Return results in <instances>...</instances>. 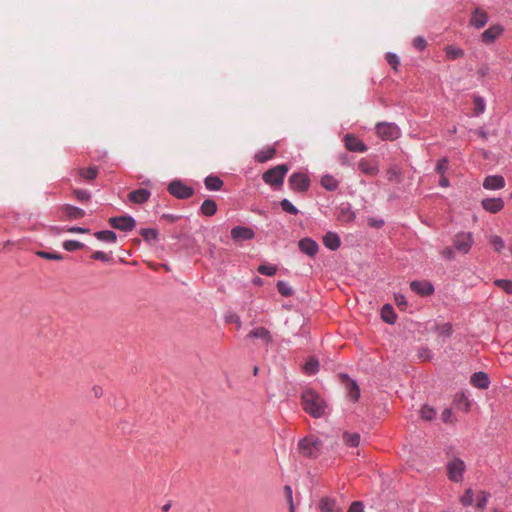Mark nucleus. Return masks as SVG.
Segmentation results:
<instances>
[{"instance_id":"14","label":"nucleus","mask_w":512,"mask_h":512,"mask_svg":"<svg viewBox=\"0 0 512 512\" xmlns=\"http://www.w3.org/2000/svg\"><path fill=\"white\" fill-rule=\"evenodd\" d=\"M298 248L303 254L311 258L315 257L319 251L318 243L310 237L300 239L298 241Z\"/></svg>"},{"instance_id":"19","label":"nucleus","mask_w":512,"mask_h":512,"mask_svg":"<svg viewBox=\"0 0 512 512\" xmlns=\"http://www.w3.org/2000/svg\"><path fill=\"white\" fill-rule=\"evenodd\" d=\"M150 196H151L150 190L145 189V188H139V189L131 191L127 195V198L130 202H132L134 204L141 205V204L146 203L149 200Z\"/></svg>"},{"instance_id":"55","label":"nucleus","mask_w":512,"mask_h":512,"mask_svg":"<svg viewBox=\"0 0 512 512\" xmlns=\"http://www.w3.org/2000/svg\"><path fill=\"white\" fill-rule=\"evenodd\" d=\"M418 357L423 361L430 360L433 357V353L428 347H421L418 350Z\"/></svg>"},{"instance_id":"29","label":"nucleus","mask_w":512,"mask_h":512,"mask_svg":"<svg viewBox=\"0 0 512 512\" xmlns=\"http://www.w3.org/2000/svg\"><path fill=\"white\" fill-rule=\"evenodd\" d=\"M338 218H339V220L344 221V222H352L355 220L356 214L351 209L350 204H348V203L341 204V206L339 207Z\"/></svg>"},{"instance_id":"46","label":"nucleus","mask_w":512,"mask_h":512,"mask_svg":"<svg viewBox=\"0 0 512 512\" xmlns=\"http://www.w3.org/2000/svg\"><path fill=\"white\" fill-rule=\"evenodd\" d=\"M494 284L501 288L507 294H512V280L509 279H497Z\"/></svg>"},{"instance_id":"24","label":"nucleus","mask_w":512,"mask_h":512,"mask_svg":"<svg viewBox=\"0 0 512 512\" xmlns=\"http://www.w3.org/2000/svg\"><path fill=\"white\" fill-rule=\"evenodd\" d=\"M247 337L261 339L267 345L270 344L273 340L270 331L265 327H257L252 329Z\"/></svg>"},{"instance_id":"64","label":"nucleus","mask_w":512,"mask_h":512,"mask_svg":"<svg viewBox=\"0 0 512 512\" xmlns=\"http://www.w3.org/2000/svg\"><path fill=\"white\" fill-rule=\"evenodd\" d=\"M452 332H453L452 325L450 323H445L441 327L440 334L445 335L446 337H450L452 335Z\"/></svg>"},{"instance_id":"3","label":"nucleus","mask_w":512,"mask_h":512,"mask_svg":"<svg viewBox=\"0 0 512 512\" xmlns=\"http://www.w3.org/2000/svg\"><path fill=\"white\" fill-rule=\"evenodd\" d=\"M288 171L289 166L287 164H279L266 170L262 175V179L267 185L277 189L283 185Z\"/></svg>"},{"instance_id":"56","label":"nucleus","mask_w":512,"mask_h":512,"mask_svg":"<svg viewBox=\"0 0 512 512\" xmlns=\"http://www.w3.org/2000/svg\"><path fill=\"white\" fill-rule=\"evenodd\" d=\"M91 259L97 260V261H102V262H109L111 260L110 256L103 251H95L91 255Z\"/></svg>"},{"instance_id":"17","label":"nucleus","mask_w":512,"mask_h":512,"mask_svg":"<svg viewBox=\"0 0 512 512\" xmlns=\"http://www.w3.org/2000/svg\"><path fill=\"white\" fill-rule=\"evenodd\" d=\"M504 200L500 197L484 198L481 201L482 208L492 214L500 212L504 208Z\"/></svg>"},{"instance_id":"2","label":"nucleus","mask_w":512,"mask_h":512,"mask_svg":"<svg viewBox=\"0 0 512 512\" xmlns=\"http://www.w3.org/2000/svg\"><path fill=\"white\" fill-rule=\"evenodd\" d=\"M323 442L317 436L310 434L300 439L297 443L298 453L307 459H317L322 451Z\"/></svg>"},{"instance_id":"45","label":"nucleus","mask_w":512,"mask_h":512,"mask_svg":"<svg viewBox=\"0 0 512 512\" xmlns=\"http://www.w3.org/2000/svg\"><path fill=\"white\" fill-rule=\"evenodd\" d=\"M73 195L80 202H88L91 199V193L86 189H74Z\"/></svg>"},{"instance_id":"39","label":"nucleus","mask_w":512,"mask_h":512,"mask_svg":"<svg viewBox=\"0 0 512 512\" xmlns=\"http://www.w3.org/2000/svg\"><path fill=\"white\" fill-rule=\"evenodd\" d=\"M343 441L349 447H357L360 444V434L357 432H344Z\"/></svg>"},{"instance_id":"27","label":"nucleus","mask_w":512,"mask_h":512,"mask_svg":"<svg viewBox=\"0 0 512 512\" xmlns=\"http://www.w3.org/2000/svg\"><path fill=\"white\" fill-rule=\"evenodd\" d=\"M93 235L97 240L110 244H115L118 238L113 230L96 231Z\"/></svg>"},{"instance_id":"61","label":"nucleus","mask_w":512,"mask_h":512,"mask_svg":"<svg viewBox=\"0 0 512 512\" xmlns=\"http://www.w3.org/2000/svg\"><path fill=\"white\" fill-rule=\"evenodd\" d=\"M441 255L447 260H453L455 258V253L452 247H445L442 250Z\"/></svg>"},{"instance_id":"20","label":"nucleus","mask_w":512,"mask_h":512,"mask_svg":"<svg viewBox=\"0 0 512 512\" xmlns=\"http://www.w3.org/2000/svg\"><path fill=\"white\" fill-rule=\"evenodd\" d=\"M505 186V179L502 175H489L483 181V188L486 190H499Z\"/></svg>"},{"instance_id":"25","label":"nucleus","mask_w":512,"mask_h":512,"mask_svg":"<svg viewBox=\"0 0 512 512\" xmlns=\"http://www.w3.org/2000/svg\"><path fill=\"white\" fill-rule=\"evenodd\" d=\"M276 152L277 150L274 146H269L266 149L259 150L254 155V160L258 163H265L268 160L272 159L275 156Z\"/></svg>"},{"instance_id":"28","label":"nucleus","mask_w":512,"mask_h":512,"mask_svg":"<svg viewBox=\"0 0 512 512\" xmlns=\"http://www.w3.org/2000/svg\"><path fill=\"white\" fill-rule=\"evenodd\" d=\"M381 319L387 324H394L397 319L395 310L391 304H385L381 308Z\"/></svg>"},{"instance_id":"18","label":"nucleus","mask_w":512,"mask_h":512,"mask_svg":"<svg viewBox=\"0 0 512 512\" xmlns=\"http://www.w3.org/2000/svg\"><path fill=\"white\" fill-rule=\"evenodd\" d=\"M488 20L487 12L477 7L472 11L469 23L474 28L481 29L488 23Z\"/></svg>"},{"instance_id":"8","label":"nucleus","mask_w":512,"mask_h":512,"mask_svg":"<svg viewBox=\"0 0 512 512\" xmlns=\"http://www.w3.org/2000/svg\"><path fill=\"white\" fill-rule=\"evenodd\" d=\"M465 463L460 458H454L447 464L448 477L453 482H461L465 471Z\"/></svg>"},{"instance_id":"34","label":"nucleus","mask_w":512,"mask_h":512,"mask_svg":"<svg viewBox=\"0 0 512 512\" xmlns=\"http://www.w3.org/2000/svg\"><path fill=\"white\" fill-rule=\"evenodd\" d=\"M444 51L448 60H456L465 55V51L462 48L453 45L445 46Z\"/></svg>"},{"instance_id":"23","label":"nucleus","mask_w":512,"mask_h":512,"mask_svg":"<svg viewBox=\"0 0 512 512\" xmlns=\"http://www.w3.org/2000/svg\"><path fill=\"white\" fill-rule=\"evenodd\" d=\"M204 185L209 191H220L224 186V181L219 176L210 174L205 177Z\"/></svg>"},{"instance_id":"30","label":"nucleus","mask_w":512,"mask_h":512,"mask_svg":"<svg viewBox=\"0 0 512 512\" xmlns=\"http://www.w3.org/2000/svg\"><path fill=\"white\" fill-rule=\"evenodd\" d=\"M358 169L367 176H375L379 172V168L377 165L365 160L361 159L358 163Z\"/></svg>"},{"instance_id":"9","label":"nucleus","mask_w":512,"mask_h":512,"mask_svg":"<svg viewBox=\"0 0 512 512\" xmlns=\"http://www.w3.org/2000/svg\"><path fill=\"white\" fill-rule=\"evenodd\" d=\"M340 378L345 386L347 397L352 402H357L360 398V387L358 383L354 379H351L347 373H341Z\"/></svg>"},{"instance_id":"63","label":"nucleus","mask_w":512,"mask_h":512,"mask_svg":"<svg viewBox=\"0 0 512 512\" xmlns=\"http://www.w3.org/2000/svg\"><path fill=\"white\" fill-rule=\"evenodd\" d=\"M181 215H176V214H172V213H164L162 214L161 216V219H165L171 223H174L176 221H178L179 219H181Z\"/></svg>"},{"instance_id":"44","label":"nucleus","mask_w":512,"mask_h":512,"mask_svg":"<svg viewBox=\"0 0 512 512\" xmlns=\"http://www.w3.org/2000/svg\"><path fill=\"white\" fill-rule=\"evenodd\" d=\"M36 255L41 258L47 259V260H56V261H60L64 258V256L60 253L48 252V251H42V250L37 251Z\"/></svg>"},{"instance_id":"15","label":"nucleus","mask_w":512,"mask_h":512,"mask_svg":"<svg viewBox=\"0 0 512 512\" xmlns=\"http://www.w3.org/2000/svg\"><path fill=\"white\" fill-rule=\"evenodd\" d=\"M59 210L63 214V216L70 221L81 219L86 215L84 209L77 206H73L71 204L61 205Z\"/></svg>"},{"instance_id":"13","label":"nucleus","mask_w":512,"mask_h":512,"mask_svg":"<svg viewBox=\"0 0 512 512\" xmlns=\"http://www.w3.org/2000/svg\"><path fill=\"white\" fill-rule=\"evenodd\" d=\"M344 144L346 149L351 152L364 153L368 150V146L354 134H346L344 136Z\"/></svg>"},{"instance_id":"11","label":"nucleus","mask_w":512,"mask_h":512,"mask_svg":"<svg viewBox=\"0 0 512 512\" xmlns=\"http://www.w3.org/2000/svg\"><path fill=\"white\" fill-rule=\"evenodd\" d=\"M410 289L421 297H428L434 294V285L428 280H413L410 282Z\"/></svg>"},{"instance_id":"33","label":"nucleus","mask_w":512,"mask_h":512,"mask_svg":"<svg viewBox=\"0 0 512 512\" xmlns=\"http://www.w3.org/2000/svg\"><path fill=\"white\" fill-rule=\"evenodd\" d=\"M139 233L148 244L158 241L159 232L155 228H141Z\"/></svg>"},{"instance_id":"37","label":"nucleus","mask_w":512,"mask_h":512,"mask_svg":"<svg viewBox=\"0 0 512 512\" xmlns=\"http://www.w3.org/2000/svg\"><path fill=\"white\" fill-rule=\"evenodd\" d=\"M78 174L81 178L86 179L88 181H92L96 179L98 176V168L96 166H90L88 168H79Z\"/></svg>"},{"instance_id":"35","label":"nucleus","mask_w":512,"mask_h":512,"mask_svg":"<svg viewBox=\"0 0 512 512\" xmlns=\"http://www.w3.org/2000/svg\"><path fill=\"white\" fill-rule=\"evenodd\" d=\"M336 500L330 497H323L319 502V509L321 512H335L338 509L336 508Z\"/></svg>"},{"instance_id":"7","label":"nucleus","mask_w":512,"mask_h":512,"mask_svg":"<svg viewBox=\"0 0 512 512\" xmlns=\"http://www.w3.org/2000/svg\"><path fill=\"white\" fill-rule=\"evenodd\" d=\"M109 225L113 229H117L123 232H130L136 227V220L131 215H120L109 218Z\"/></svg>"},{"instance_id":"52","label":"nucleus","mask_w":512,"mask_h":512,"mask_svg":"<svg viewBox=\"0 0 512 512\" xmlns=\"http://www.w3.org/2000/svg\"><path fill=\"white\" fill-rule=\"evenodd\" d=\"M385 59L388 62V64L392 66V68L394 70H397V68H398V66L400 64V60H399V57H398V55L396 53L387 52L386 56H385Z\"/></svg>"},{"instance_id":"1","label":"nucleus","mask_w":512,"mask_h":512,"mask_svg":"<svg viewBox=\"0 0 512 512\" xmlns=\"http://www.w3.org/2000/svg\"><path fill=\"white\" fill-rule=\"evenodd\" d=\"M301 403L303 410L313 418H321L326 414V401L311 388L302 391Z\"/></svg>"},{"instance_id":"22","label":"nucleus","mask_w":512,"mask_h":512,"mask_svg":"<svg viewBox=\"0 0 512 512\" xmlns=\"http://www.w3.org/2000/svg\"><path fill=\"white\" fill-rule=\"evenodd\" d=\"M470 383L480 389H486L490 385V379L486 372L478 371L471 375Z\"/></svg>"},{"instance_id":"43","label":"nucleus","mask_w":512,"mask_h":512,"mask_svg":"<svg viewBox=\"0 0 512 512\" xmlns=\"http://www.w3.org/2000/svg\"><path fill=\"white\" fill-rule=\"evenodd\" d=\"M436 414V410L429 405H424L421 408V417L424 420L431 421L436 417Z\"/></svg>"},{"instance_id":"21","label":"nucleus","mask_w":512,"mask_h":512,"mask_svg":"<svg viewBox=\"0 0 512 512\" xmlns=\"http://www.w3.org/2000/svg\"><path fill=\"white\" fill-rule=\"evenodd\" d=\"M322 240L324 246L331 251H336L341 246V239L336 232L328 231Z\"/></svg>"},{"instance_id":"54","label":"nucleus","mask_w":512,"mask_h":512,"mask_svg":"<svg viewBox=\"0 0 512 512\" xmlns=\"http://www.w3.org/2000/svg\"><path fill=\"white\" fill-rule=\"evenodd\" d=\"M413 47L419 51H423L427 47V41L422 36H417L413 40Z\"/></svg>"},{"instance_id":"16","label":"nucleus","mask_w":512,"mask_h":512,"mask_svg":"<svg viewBox=\"0 0 512 512\" xmlns=\"http://www.w3.org/2000/svg\"><path fill=\"white\" fill-rule=\"evenodd\" d=\"M504 28L500 24L491 25L481 34V41L484 44H492L494 41L503 34Z\"/></svg>"},{"instance_id":"59","label":"nucleus","mask_w":512,"mask_h":512,"mask_svg":"<svg viewBox=\"0 0 512 512\" xmlns=\"http://www.w3.org/2000/svg\"><path fill=\"white\" fill-rule=\"evenodd\" d=\"M384 220L381 218H368V225L372 228L380 229L384 226Z\"/></svg>"},{"instance_id":"62","label":"nucleus","mask_w":512,"mask_h":512,"mask_svg":"<svg viewBox=\"0 0 512 512\" xmlns=\"http://www.w3.org/2000/svg\"><path fill=\"white\" fill-rule=\"evenodd\" d=\"M348 512H364V506H363V503L360 502V501H355L353 502L349 509H348Z\"/></svg>"},{"instance_id":"47","label":"nucleus","mask_w":512,"mask_h":512,"mask_svg":"<svg viewBox=\"0 0 512 512\" xmlns=\"http://www.w3.org/2000/svg\"><path fill=\"white\" fill-rule=\"evenodd\" d=\"M474 500V493L472 489H467L460 497V502L464 507L471 506Z\"/></svg>"},{"instance_id":"49","label":"nucleus","mask_w":512,"mask_h":512,"mask_svg":"<svg viewBox=\"0 0 512 512\" xmlns=\"http://www.w3.org/2000/svg\"><path fill=\"white\" fill-rule=\"evenodd\" d=\"M490 496H491V494L489 492L481 491L479 496L477 497V501H476L477 508L483 510L486 507Z\"/></svg>"},{"instance_id":"48","label":"nucleus","mask_w":512,"mask_h":512,"mask_svg":"<svg viewBox=\"0 0 512 512\" xmlns=\"http://www.w3.org/2000/svg\"><path fill=\"white\" fill-rule=\"evenodd\" d=\"M486 104L481 96H474V113L480 115L484 113Z\"/></svg>"},{"instance_id":"51","label":"nucleus","mask_w":512,"mask_h":512,"mask_svg":"<svg viewBox=\"0 0 512 512\" xmlns=\"http://www.w3.org/2000/svg\"><path fill=\"white\" fill-rule=\"evenodd\" d=\"M448 159L446 157H443L439 159L435 166V172L440 175H444L445 172L448 170Z\"/></svg>"},{"instance_id":"50","label":"nucleus","mask_w":512,"mask_h":512,"mask_svg":"<svg viewBox=\"0 0 512 512\" xmlns=\"http://www.w3.org/2000/svg\"><path fill=\"white\" fill-rule=\"evenodd\" d=\"M257 271L261 275L265 276H274L277 272V267L275 265H260L257 269Z\"/></svg>"},{"instance_id":"10","label":"nucleus","mask_w":512,"mask_h":512,"mask_svg":"<svg viewBox=\"0 0 512 512\" xmlns=\"http://www.w3.org/2000/svg\"><path fill=\"white\" fill-rule=\"evenodd\" d=\"M453 244L457 251L463 254H467L473 245L472 233L460 232L456 234L453 240Z\"/></svg>"},{"instance_id":"57","label":"nucleus","mask_w":512,"mask_h":512,"mask_svg":"<svg viewBox=\"0 0 512 512\" xmlns=\"http://www.w3.org/2000/svg\"><path fill=\"white\" fill-rule=\"evenodd\" d=\"M453 412L451 408H445L443 412L441 413V420L444 423H452L453 420Z\"/></svg>"},{"instance_id":"53","label":"nucleus","mask_w":512,"mask_h":512,"mask_svg":"<svg viewBox=\"0 0 512 512\" xmlns=\"http://www.w3.org/2000/svg\"><path fill=\"white\" fill-rule=\"evenodd\" d=\"M490 243L493 245L495 251L500 252L505 247L504 240L498 236L494 235L490 238Z\"/></svg>"},{"instance_id":"31","label":"nucleus","mask_w":512,"mask_h":512,"mask_svg":"<svg viewBox=\"0 0 512 512\" xmlns=\"http://www.w3.org/2000/svg\"><path fill=\"white\" fill-rule=\"evenodd\" d=\"M321 186L327 191H335L339 187V181L330 174H325L320 179Z\"/></svg>"},{"instance_id":"38","label":"nucleus","mask_w":512,"mask_h":512,"mask_svg":"<svg viewBox=\"0 0 512 512\" xmlns=\"http://www.w3.org/2000/svg\"><path fill=\"white\" fill-rule=\"evenodd\" d=\"M402 178V170L398 165H391L387 170V179L390 182H400Z\"/></svg>"},{"instance_id":"42","label":"nucleus","mask_w":512,"mask_h":512,"mask_svg":"<svg viewBox=\"0 0 512 512\" xmlns=\"http://www.w3.org/2000/svg\"><path fill=\"white\" fill-rule=\"evenodd\" d=\"M282 210L291 215H297L299 213L298 208L287 198H283L280 201Z\"/></svg>"},{"instance_id":"6","label":"nucleus","mask_w":512,"mask_h":512,"mask_svg":"<svg viewBox=\"0 0 512 512\" xmlns=\"http://www.w3.org/2000/svg\"><path fill=\"white\" fill-rule=\"evenodd\" d=\"M168 192L177 199H188L194 194V189L182 180H173L168 184Z\"/></svg>"},{"instance_id":"5","label":"nucleus","mask_w":512,"mask_h":512,"mask_svg":"<svg viewBox=\"0 0 512 512\" xmlns=\"http://www.w3.org/2000/svg\"><path fill=\"white\" fill-rule=\"evenodd\" d=\"M288 184L291 190L297 193L307 192L310 188V178L304 172H294L288 179Z\"/></svg>"},{"instance_id":"40","label":"nucleus","mask_w":512,"mask_h":512,"mask_svg":"<svg viewBox=\"0 0 512 512\" xmlns=\"http://www.w3.org/2000/svg\"><path fill=\"white\" fill-rule=\"evenodd\" d=\"M276 287L278 293L284 297H290L294 294L293 288L286 281L279 280L276 284Z\"/></svg>"},{"instance_id":"32","label":"nucleus","mask_w":512,"mask_h":512,"mask_svg":"<svg viewBox=\"0 0 512 512\" xmlns=\"http://www.w3.org/2000/svg\"><path fill=\"white\" fill-rule=\"evenodd\" d=\"M200 212L207 217L215 215L217 212V203L212 199H205L200 206Z\"/></svg>"},{"instance_id":"4","label":"nucleus","mask_w":512,"mask_h":512,"mask_svg":"<svg viewBox=\"0 0 512 512\" xmlns=\"http://www.w3.org/2000/svg\"><path fill=\"white\" fill-rule=\"evenodd\" d=\"M376 135L385 141H393L401 136V130L396 123L378 122L375 125Z\"/></svg>"},{"instance_id":"26","label":"nucleus","mask_w":512,"mask_h":512,"mask_svg":"<svg viewBox=\"0 0 512 512\" xmlns=\"http://www.w3.org/2000/svg\"><path fill=\"white\" fill-rule=\"evenodd\" d=\"M454 405L457 409L468 412L471 407V402L464 392H459L454 396Z\"/></svg>"},{"instance_id":"60","label":"nucleus","mask_w":512,"mask_h":512,"mask_svg":"<svg viewBox=\"0 0 512 512\" xmlns=\"http://www.w3.org/2000/svg\"><path fill=\"white\" fill-rule=\"evenodd\" d=\"M66 231L69 232V233H80V234L90 233V229L89 228L80 227V226L68 227L66 229Z\"/></svg>"},{"instance_id":"12","label":"nucleus","mask_w":512,"mask_h":512,"mask_svg":"<svg viewBox=\"0 0 512 512\" xmlns=\"http://www.w3.org/2000/svg\"><path fill=\"white\" fill-rule=\"evenodd\" d=\"M231 239L235 243H241L243 241L252 240L255 238V231L246 226H235L231 229L230 232Z\"/></svg>"},{"instance_id":"41","label":"nucleus","mask_w":512,"mask_h":512,"mask_svg":"<svg viewBox=\"0 0 512 512\" xmlns=\"http://www.w3.org/2000/svg\"><path fill=\"white\" fill-rule=\"evenodd\" d=\"M62 247L64 250L68 252H74L76 250L85 248V244L78 240H65L62 243Z\"/></svg>"},{"instance_id":"58","label":"nucleus","mask_w":512,"mask_h":512,"mask_svg":"<svg viewBox=\"0 0 512 512\" xmlns=\"http://www.w3.org/2000/svg\"><path fill=\"white\" fill-rule=\"evenodd\" d=\"M394 300H395L396 305L401 308L406 307L408 304L406 297L401 293H395Z\"/></svg>"},{"instance_id":"36","label":"nucleus","mask_w":512,"mask_h":512,"mask_svg":"<svg viewBox=\"0 0 512 512\" xmlns=\"http://www.w3.org/2000/svg\"><path fill=\"white\" fill-rule=\"evenodd\" d=\"M319 366L318 359L311 356L305 362L303 370L308 375H315L319 371Z\"/></svg>"}]
</instances>
